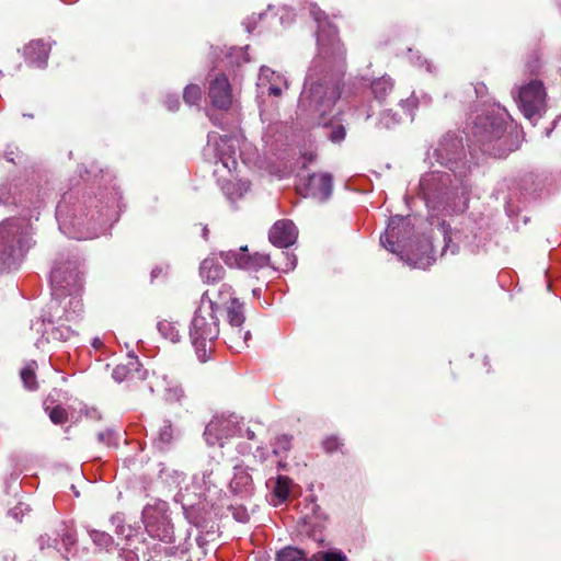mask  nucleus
Here are the masks:
<instances>
[{"label": "nucleus", "mask_w": 561, "mask_h": 561, "mask_svg": "<svg viewBox=\"0 0 561 561\" xmlns=\"http://www.w3.org/2000/svg\"><path fill=\"white\" fill-rule=\"evenodd\" d=\"M310 13L318 23V55L308 70L298 110L316 121L331 115L341 96L346 50L336 27L327 21L324 12L311 4Z\"/></svg>", "instance_id": "1"}, {"label": "nucleus", "mask_w": 561, "mask_h": 561, "mask_svg": "<svg viewBox=\"0 0 561 561\" xmlns=\"http://www.w3.org/2000/svg\"><path fill=\"white\" fill-rule=\"evenodd\" d=\"M471 146L482 153L505 158L518 148L517 126L504 107L496 106L478 115L471 128Z\"/></svg>", "instance_id": "2"}, {"label": "nucleus", "mask_w": 561, "mask_h": 561, "mask_svg": "<svg viewBox=\"0 0 561 561\" xmlns=\"http://www.w3.org/2000/svg\"><path fill=\"white\" fill-rule=\"evenodd\" d=\"M51 296L54 301L50 310H57L62 304L65 321L72 322L83 312V302L79 295L81 289V272L77 260L58 262L50 273ZM62 316L59 317V320Z\"/></svg>", "instance_id": "3"}, {"label": "nucleus", "mask_w": 561, "mask_h": 561, "mask_svg": "<svg viewBox=\"0 0 561 561\" xmlns=\"http://www.w3.org/2000/svg\"><path fill=\"white\" fill-rule=\"evenodd\" d=\"M33 244L27 219L8 218L0 222V272L18 268Z\"/></svg>", "instance_id": "4"}, {"label": "nucleus", "mask_w": 561, "mask_h": 561, "mask_svg": "<svg viewBox=\"0 0 561 561\" xmlns=\"http://www.w3.org/2000/svg\"><path fill=\"white\" fill-rule=\"evenodd\" d=\"M218 306L208 293L202 295L201 301L191 320L188 334L195 353L201 362L210 358L215 342L219 335Z\"/></svg>", "instance_id": "5"}, {"label": "nucleus", "mask_w": 561, "mask_h": 561, "mask_svg": "<svg viewBox=\"0 0 561 561\" xmlns=\"http://www.w3.org/2000/svg\"><path fill=\"white\" fill-rule=\"evenodd\" d=\"M56 218L61 232L77 240L98 238L107 230L110 221L107 214L100 210L87 213L80 207L70 214L67 196L57 205Z\"/></svg>", "instance_id": "6"}, {"label": "nucleus", "mask_w": 561, "mask_h": 561, "mask_svg": "<svg viewBox=\"0 0 561 561\" xmlns=\"http://www.w3.org/2000/svg\"><path fill=\"white\" fill-rule=\"evenodd\" d=\"M420 191L426 206L434 211L453 214L463 211L467 207L466 202L461 205L456 203V198L460 197L451 186L449 173L433 171L424 174L420 180Z\"/></svg>", "instance_id": "7"}, {"label": "nucleus", "mask_w": 561, "mask_h": 561, "mask_svg": "<svg viewBox=\"0 0 561 561\" xmlns=\"http://www.w3.org/2000/svg\"><path fill=\"white\" fill-rule=\"evenodd\" d=\"M169 505L165 501L154 500L148 503L141 513L142 523L151 538L171 543L174 541V530L168 515Z\"/></svg>", "instance_id": "8"}, {"label": "nucleus", "mask_w": 561, "mask_h": 561, "mask_svg": "<svg viewBox=\"0 0 561 561\" xmlns=\"http://www.w3.org/2000/svg\"><path fill=\"white\" fill-rule=\"evenodd\" d=\"M37 542L41 550L54 549L66 560L75 558L78 552L77 531L66 522H59L54 528L42 534Z\"/></svg>", "instance_id": "9"}, {"label": "nucleus", "mask_w": 561, "mask_h": 561, "mask_svg": "<svg viewBox=\"0 0 561 561\" xmlns=\"http://www.w3.org/2000/svg\"><path fill=\"white\" fill-rule=\"evenodd\" d=\"M413 225L410 217H391L385 233L380 237V243L388 251L404 257V253L413 248Z\"/></svg>", "instance_id": "10"}, {"label": "nucleus", "mask_w": 561, "mask_h": 561, "mask_svg": "<svg viewBox=\"0 0 561 561\" xmlns=\"http://www.w3.org/2000/svg\"><path fill=\"white\" fill-rule=\"evenodd\" d=\"M432 157L440 165L450 170L455 176L462 178L470 170V164L465 159L461 139L454 134H447L440 139Z\"/></svg>", "instance_id": "11"}, {"label": "nucleus", "mask_w": 561, "mask_h": 561, "mask_svg": "<svg viewBox=\"0 0 561 561\" xmlns=\"http://www.w3.org/2000/svg\"><path fill=\"white\" fill-rule=\"evenodd\" d=\"M242 435L240 417L236 414L214 416L204 432L205 440L209 446H222L224 439Z\"/></svg>", "instance_id": "12"}, {"label": "nucleus", "mask_w": 561, "mask_h": 561, "mask_svg": "<svg viewBox=\"0 0 561 561\" xmlns=\"http://www.w3.org/2000/svg\"><path fill=\"white\" fill-rule=\"evenodd\" d=\"M546 92L540 81L534 80L520 88L517 96L519 108L527 118L539 114L545 104Z\"/></svg>", "instance_id": "13"}, {"label": "nucleus", "mask_w": 561, "mask_h": 561, "mask_svg": "<svg viewBox=\"0 0 561 561\" xmlns=\"http://www.w3.org/2000/svg\"><path fill=\"white\" fill-rule=\"evenodd\" d=\"M221 259L230 267L244 270H257L270 264V256L263 253L250 254L247 247H241L239 251H228L221 253Z\"/></svg>", "instance_id": "14"}, {"label": "nucleus", "mask_w": 561, "mask_h": 561, "mask_svg": "<svg viewBox=\"0 0 561 561\" xmlns=\"http://www.w3.org/2000/svg\"><path fill=\"white\" fill-rule=\"evenodd\" d=\"M208 98L214 107L227 111L232 105V91L228 78L217 75L209 81Z\"/></svg>", "instance_id": "15"}, {"label": "nucleus", "mask_w": 561, "mask_h": 561, "mask_svg": "<svg viewBox=\"0 0 561 561\" xmlns=\"http://www.w3.org/2000/svg\"><path fill=\"white\" fill-rule=\"evenodd\" d=\"M297 188L305 196L325 201L332 193V176L328 173H313L306 180L304 188L300 185Z\"/></svg>", "instance_id": "16"}, {"label": "nucleus", "mask_w": 561, "mask_h": 561, "mask_svg": "<svg viewBox=\"0 0 561 561\" xmlns=\"http://www.w3.org/2000/svg\"><path fill=\"white\" fill-rule=\"evenodd\" d=\"M298 230L291 220L283 219L276 221L270 230V241L278 248H288L294 244Z\"/></svg>", "instance_id": "17"}, {"label": "nucleus", "mask_w": 561, "mask_h": 561, "mask_svg": "<svg viewBox=\"0 0 561 561\" xmlns=\"http://www.w3.org/2000/svg\"><path fill=\"white\" fill-rule=\"evenodd\" d=\"M257 87L262 89L263 93L266 90L268 95L279 96L287 89V80L282 73L263 66L260 69Z\"/></svg>", "instance_id": "18"}, {"label": "nucleus", "mask_w": 561, "mask_h": 561, "mask_svg": "<svg viewBox=\"0 0 561 561\" xmlns=\"http://www.w3.org/2000/svg\"><path fill=\"white\" fill-rule=\"evenodd\" d=\"M230 491L240 497H249L254 492V482L249 468L243 465H236L233 477L229 483Z\"/></svg>", "instance_id": "19"}, {"label": "nucleus", "mask_w": 561, "mask_h": 561, "mask_svg": "<svg viewBox=\"0 0 561 561\" xmlns=\"http://www.w3.org/2000/svg\"><path fill=\"white\" fill-rule=\"evenodd\" d=\"M49 51L48 43L43 39H34L24 47V57L32 66L43 68L47 64Z\"/></svg>", "instance_id": "20"}, {"label": "nucleus", "mask_w": 561, "mask_h": 561, "mask_svg": "<svg viewBox=\"0 0 561 561\" xmlns=\"http://www.w3.org/2000/svg\"><path fill=\"white\" fill-rule=\"evenodd\" d=\"M219 295L222 297L227 295L229 301L227 302V321L229 325H242L244 322V311L243 304H241L237 298L231 297V286L227 284H222Z\"/></svg>", "instance_id": "21"}, {"label": "nucleus", "mask_w": 561, "mask_h": 561, "mask_svg": "<svg viewBox=\"0 0 561 561\" xmlns=\"http://www.w3.org/2000/svg\"><path fill=\"white\" fill-rule=\"evenodd\" d=\"M225 342L234 352H241L250 337V332L244 331L242 325H229L224 330Z\"/></svg>", "instance_id": "22"}, {"label": "nucleus", "mask_w": 561, "mask_h": 561, "mask_svg": "<svg viewBox=\"0 0 561 561\" xmlns=\"http://www.w3.org/2000/svg\"><path fill=\"white\" fill-rule=\"evenodd\" d=\"M201 277L207 283H215L224 277L225 270L214 257H206L199 266Z\"/></svg>", "instance_id": "23"}, {"label": "nucleus", "mask_w": 561, "mask_h": 561, "mask_svg": "<svg viewBox=\"0 0 561 561\" xmlns=\"http://www.w3.org/2000/svg\"><path fill=\"white\" fill-rule=\"evenodd\" d=\"M266 486L272 490L277 499V504L285 502L290 493L291 480L286 476H277L266 481Z\"/></svg>", "instance_id": "24"}, {"label": "nucleus", "mask_w": 561, "mask_h": 561, "mask_svg": "<svg viewBox=\"0 0 561 561\" xmlns=\"http://www.w3.org/2000/svg\"><path fill=\"white\" fill-rule=\"evenodd\" d=\"M164 381V400L169 403L183 404L186 400L185 391L182 385L168 376L163 377Z\"/></svg>", "instance_id": "25"}, {"label": "nucleus", "mask_w": 561, "mask_h": 561, "mask_svg": "<svg viewBox=\"0 0 561 561\" xmlns=\"http://www.w3.org/2000/svg\"><path fill=\"white\" fill-rule=\"evenodd\" d=\"M213 473L214 468L211 463H208V466L202 471L194 473L192 484L198 496H204L205 493L210 490V486L213 485Z\"/></svg>", "instance_id": "26"}, {"label": "nucleus", "mask_w": 561, "mask_h": 561, "mask_svg": "<svg viewBox=\"0 0 561 561\" xmlns=\"http://www.w3.org/2000/svg\"><path fill=\"white\" fill-rule=\"evenodd\" d=\"M316 122L328 130L325 135L332 142L340 144L345 139L346 129L343 124L327 117L316 119Z\"/></svg>", "instance_id": "27"}, {"label": "nucleus", "mask_w": 561, "mask_h": 561, "mask_svg": "<svg viewBox=\"0 0 561 561\" xmlns=\"http://www.w3.org/2000/svg\"><path fill=\"white\" fill-rule=\"evenodd\" d=\"M179 432L174 428L171 421L164 420L162 426L159 428L158 438L156 440L159 449L164 450L178 437Z\"/></svg>", "instance_id": "28"}, {"label": "nucleus", "mask_w": 561, "mask_h": 561, "mask_svg": "<svg viewBox=\"0 0 561 561\" xmlns=\"http://www.w3.org/2000/svg\"><path fill=\"white\" fill-rule=\"evenodd\" d=\"M73 335L75 330L71 329L69 325H65L64 323L53 325L49 329L45 328L43 332V336H45L47 341L66 342L69 341Z\"/></svg>", "instance_id": "29"}, {"label": "nucleus", "mask_w": 561, "mask_h": 561, "mask_svg": "<svg viewBox=\"0 0 561 561\" xmlns=\"http://www.w3.org/2000/svg\"><path fill=\"white\" fill-rule=\"evenodd\" d=\"M393 89L390 77L383 76L371 82V91L377 100H383Z\"/></svg>", "instance_id": "30"}, {"label": "nucleus", "mask_w": 561, "mask_h": 561, "mask_svg": "<svg viewBox=\"0 0 561 561\" xmlns=\"http://www.w3.org/2000/svg\"><path fill=\"white\" fill-rule=\"evenodd\" d=\"M157 328L161 336H163L165 340H169L172 343L180 341L181 335L175 323L168 320H162L158 322Z\"/></svg>", "instance_id": "31"}, {"label": "nucleus", "mask_w": 561, "mask_h": 561, "mask_svg": "<svg viewBox=\"0 0 561 561\" xmlns=\"http://www.w3.org/2000/svg\"><path fill=\"white\" fill-rule=\"evenodd\" d=\"M276 561H309V559L302 550L289 546L276 553Z\"/></svg>", "instance_id": "32"}, {"label": "nucleus", "mask_w": 561, "mask_h": 561, "mask_svg": "<svg viewBox=\"0 0 561 561\" xmlns=\"http://www.w3.org/2000/svg\"><path fill=\"white\" fill-rule=\"evenodd\" d=\"M88 534L95 546L101 549L110 550L114 545L113 537L102 530L88 529Z\"/></svg>", "instance_id": "33"}, {"label": "nucleus", "mask_w": 561, "mask_h": 561, "mask_svg": "<svg viewBox=\"0 0 561 561\" xmlns=\"http://www.w3.org/2000/svg\"><path fill=\"white\" fill-rule=\"evenodd\" d=\"M35 368H36V364H35V362H32L31 364H27L21 370V374H20L21 379L23 381L24 387L27 390H36L37 389Z\"/></svg>", "instance_id": "34"}, {"label": "nucleus", "mask_w": 561, "mask_h": 561, "mask_svg": "<svg viewBox=\"0 0 561 561\" xmlns=\"http://www.w3.org/2000/svg\"><path fill=\"white\" fill-rule=\"evenodd\" d=\"M111 523L115 526V533L118 536H124L125 538H129L131 536V528L130 526L125 525V516L123 513L112 515Z\"/></svg>", "instance_id": "35"}, {"label": "nucleus", "mask_w": 561, "mask_h": 561, "mask_svg": "<svg viewBox=\"0 0 561 561\" xmlns=\"http://www.w3.org/2000/svg\"><path fill=\"white\" fill-rule=\"evenodd\" d=\"M45 411L48 413L49 419L54 424L60 425L66 423L68 420V413L61 405H55L51 409L46 407Z\"/></svg>", "instance_id": "36"}, {"label": "nucleus", "mask_w": 561, "mask_h": 561, "mask_svg": "<svg viewBox=\"0 0 561 561\" xmlns=\"http://www.w3.org/2000/svg\"><path fill=\"white\" fill-rule=\"evenodd\" d=\"M202 90L197 84H188L183 93L185 103L196 105L201 101Z\"/></svg>", "instance_id": "37"}, {"label": "nucleus", "mask_w": 561, "mask_h": 561, "mask_svg": "<svg viewBox=\"0 0 561 561\" xmlns=\"http://www.w3.org/2000/svg\"><path fill=\"white\" fill-rule=\"evenodd\" d=\"M291 445V437L288 435L277 436L273 443V453L276 456H280L282 454L289 450Z\"/></svg>", "instance_id": "38"}, {"label": "nucleus", "mask_w": 561, "mask_h": 561, "mask_svg": "<svg viewBox=\"0 0 561 561\" xmlns=\"http://www.w3.org/2000/svg\"><path fill=\"white\" fill-rule=\"evenodd\" d=\"M317 561H347L346 556L341 551H324L314 556Z\"/></svg>", "instance_id": "39"}, {"label": "nucleus", "mask_w": 561, "mask_h": 561, "mask_svg": "<svg viewBox=\"0 0 561 561\" xmlns=\"http://www.w3.org/2000/svg\"><path fill=\"white\" fill-rule=\"evenodd\" d=\"M400 106L405 111L407 115L410 119H413V110L416 107V99L414 95L410 96L407 100H402Z\"/></svg>", "instance_id": "40"}, {"label": "nucleus", "mask_w": 561, "mask_h": 561, "mask_svg": "<svg viewBox=\"0 0 561 561\" xmlns=\"http://www.w3.org/2000/svg\"><path fill=\"white\" fill-rule=\"evenodd\" d=\"M400 122V117L397 114H392L391 111L385 112L381 116L380 123L390 128L391 126L398 124Z\"/></svg>", "instance_id": "41"}, {"label": "nucleus", "mask_w": 561, "mask_h": 561, "mask_svg": "<svg viewBox=\"0 0 561 561\" xmlns=\"http://www.w3.org/2000/svg\"><path fill=\"white\" fill-rule=\"evenodd\" d=\"M264 16H266L265 13H260L257 15L252 14L251 16L247 18L243 22V25L245 26L247 32L251 33L255 28L256 21L262 20Z\"/></svg>", "instance_id": "42"}, {"label": "nucleus", "mask_w": 561, "mask_h": 561, "mask_svg": "<svg viewBox=\"0 0 561 561\" xmlns=\"http://www.w3.org/2000/svg\"><path fill=\"white\" fill-rule=\"evenodd\" d=\"M98 439H99V442L110 446V445L114 444V442H115V433L111 430L100 432L98 434Z\"/></svg>", "instance_id": "43"}, {"label": "nucleus", "mask_w": 561, "mask_h": 561, "mask_svg": "<svg viewBox=\"0 0 561 561\" xmlns=\"http://www.w3.org/2000/svg\"><path fill=\"white\" fill-rule=\"evenodd\" d=\"M127 375L128 369L125 366H116L112 373L113 378L118 382L124 381L127 378Z\"/></svg>", "instance_id": "44"}, {"label": "nucleus", "mask_w": 561, "mask_h": 561, "mask_svg": "<svg viewBox=\"0 0 561 561\" xmlns=\"http://www.w3.org/2000/svg\"><path fill=\"white\" fill-rule=\"evenodd\" d=\"M340 442L337 437H328L323 442V447L328 453H332L339 449Z\"/></svg>", "instance_id": "45"}, {"label": "nucleus", "mask_w": 561, "mask_h": 561, "mask_svg": "<svg viewBox=\"0 0 561 561\" xmlns=\"http://www.w3.org/2000/svg\"><path fill=\"white\" fill-rule=\"evenodd\" d=\"M165 106L170 111L178 110L179 106H180L179 98H176V96H168V99L165 100Z\"/></svg>", "instance_id": "46"}, {"label": "nucleus", "mask_w": 561, "mask_h": 561, "mask_svg": "<svg viewBox=\"0 0 561 561\" xmlns=\"http://www.w3.org/2000/svg\"><path fill=\"white\" fill-rule=\"evenodd\" d=\"M220 139L221 141L226 142L228 140V137H221L217 133H209L207 136V145L210 146L211 144H217V140Z\"/></svg>", "instance_id": "47"}, {"label": "nucleus", "mask_w": 561, "mask_h": 561, "mask_svg": "<svg viewBox=\"0 0 561 561\" xmlns=\"http://www.w3.org/2000/svg\"><path fill=\"white\" fill-rule=\"evenodd\" d=\"M286 255H287L288 262L286 263L284 271H289V270H293L296 266L297 259L293 254L289 255L288 253H286Z\"/></svg>", "instance_id": "48"}, {"label": "nucleus", "mask_w": 561, "mask_h": 561, "mask_svg": "<svg viewBox=\"0 0 561 561\" xmlns=\"http://www.w3.org/2000/svg\"><path fill=\"white\" fill-rule=\"evenodd\" d=\"M242 436L241 437H247L248 439L250 440H254L255 439V432L252 431L250 427H243L242 426Z\"/></svg>", "instance_id": "49"}, {"label": "nucleus", "mask_w": 561, "mask_h": 561, "mask_svg": "<svg viewBox=\"0 0 561 561\" xmlns=\"http://www.w3.org/2000/svg\"><path fill=\"white\" fill-rule=\"evenodd\" d=\"M234 518L239 522H247L248 520V514L245 511H238L234 513Z\"/></svg>", "instance_id": "50"}, {"label": "nucleus", "mask_w": 561, "mask_h": 561, "mask_svg": "<svg viewBox=\"0 0 561 561\" xmlns=\"http://www.w3.org/2000/svg\"><path fill=\"white\" fill-rule=\"evenodd\" d=\"M424 65L426 66V70H427L428 72H432V66H431V64H430L426 59H424V60H422V61L420 62V66H424Z\"/></svg>", "instance_id": "51"}, {"label": "nucleus", "mask_w": 561, "mask_h": 561, "mask_svg": "<svg viewBox=\"0 0 561 561\" xmlns=\"http://www.w3.org/2000/svg\"><path fill=\"white\" fill-rule=\"evenodd\" d=\"M138 558L135 553L129 552L127 556V561H137Z\"/></svg>", "instance_id": "52"}, {"label": "nucleus", "mask_w": 561, "mask_h": 561, "mask_svg": "<svg viewBox=\"0 0 561 561\" xmlns=\"http://www.w3.org/2000/svg\"><path fill=\"white\" fill-rule=\"evenodd\" d=\"M203 238H204L205 240H207V238H208V228H207V227H204V228H203Z\"/></svg>", "instance_id": "53"}, {"label": "nucleus", "mask_w": 561, "mask_h": 561, "mask_svg": "<svg viewBox=\"0 0 561 561\" xmlns=\"http://www.w3.org/2000/svg\"><path fill=\"white\" fill-rule=\"evenodd\" d=\"M158 272H159L158 270H153V271L151 272V276H152V277H156V276L158 275Z\"/></svg>", "instance_id": "54"}]
</instances>
